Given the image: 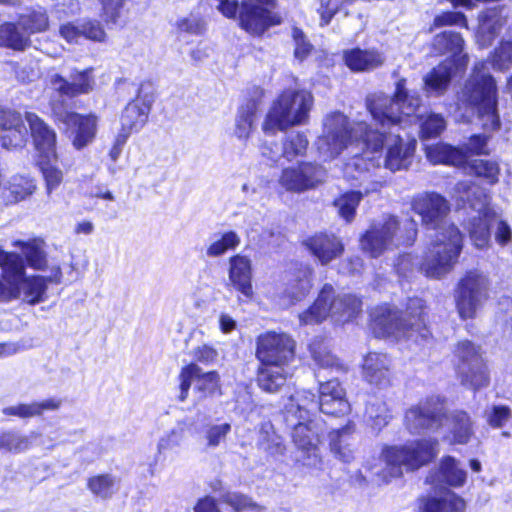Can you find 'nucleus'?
Returning <instances> with one entry per match:
<instances>
[{
	"label": "nucleus",
	"instance_id": "f257e3e1",
	"mask_svg": "<svg viewBox=\"0 0 512 512\" xmlns=\"http://www.w3.org/2000/svg\"><path fill=\"white\" fill-rule=\"evenodd\" d=\"M421 99L416 92L406 89L405 79L396 83L393 97L375 93L367 98L369 110L375 125L373 130L366 123L349 126L347 117L334 112L323 121V133L316 140V147L324 161L332 160L346 151L351 160L345 164V173L354 167L359 173L369 171L370 167H379L383 146H387L384 166L392 172L407 169L412 162L416 141L404 142L400 129L419 121L418 110Z\"/></svg>",
	"mask_w": 512,
	"mask_h": 512
},
{
	"label": "nucleus",
	"instance_id": "f03ea898",
	"mask_svg": "<svg viewBox=\"0 0 512 512\" xmlns=\"http://www.w3.org/2000/svg\"><path fill=\"white\" fill-rule=\"evenodd\" d=\"M411 205L413 211L421 216L422 223L436 231L420 269L427 277L440 279L457 263L463 249V235L457 226L446 222L450 206L440 194H418Z\"/></svg>",
	"mask_w": 512,
	"mask_h": 512
},
{
	"label": "nucleus",
	"instance_id": "7ed1b4c3",
	"mask_svg": "<svg viewBox=\"0 0 512 512\" xmlns=\"http://www.w3.org/2000/svg\"><path fill=\"white\" fill-rule=\"evenodd\" d=\"M425 309V301L418 297L408 300L405 313L392 305L377 306L371 312L373 332L377 337L412 340L425 346L431 342Z\"/></svg>",
	"mask_w": 512,
	"mask_h": 512
},
{
	"label": "nucleus",
	"instance_id": "20e7f679",
	"mask_svg": "<svg viewBox=\"0 0 512 512\" xmlns=\"http://www.w3.org/2000/svg\"><path fill=\"white\" fill-rule=\"evenodd\" d=\"M458 101L476 111L485 132L491 133L501 128L497 83L490 74L487 62L479 61L474 65L470 77L458 94Z\"/></svg>",
	"mask_w": 512,
	"mask_h": 512
},
{
	"label": "nucleus",
	"instance_id": "39448f33",
	"mask_svg": "<svg viewBox=\"0 0 512 512\" xmlns=\"http://www.w3.org/2000/svg\"><path fill=\"white\" fill-rule=\"evenodd\" d=\"M11 262L3 267V280L0 278V303L19 299L31 305L44 301L48 283H60L62 271L59 266L51 268L47 277L40 275H26L24 260L19 256H13Z\"/></svg>",
	"mask_w": 512,
	"mask_h": 512
},
{
	"label": "nucleus",
	"instance_id": "423d86ee",
	"mask_svg": "<svg viewBox=\"0 0 512 512\" xmlns=\"http://www.w3.org/2000/svg\"><path fill=\"white\" fill-rule=\"evenodd\" d=\"M438 442L422 439L399 446H385L379 458V464H369L373 475L388 482L390 478L399 477L403 469L412 471L429 463L437 455Z\"/></svg>",
	"mask_w": 512,
	"mask_h": 512
},
{
	"label": "nucleus",
	"instance_id": "0eeeda50",
	"mask_svg": "<svg viewBox=\"0 0 512 512\" xmlns=\"http://www.w3.org/2000/svg\"><path fill=\"white\" fill-rule=\"evenodd\" d=\"M463 46L462 36L454 31H444L434 37L433 52L437 55L448 53L451 57L424 76V90L428 95H442L448 89L452 77L466 68L468 56L462 54Z\"/></svg>",
	"mask_w": 512,
	"mask_h": 512
},
{
	"label": "nucleus",
	"instance_id": "6e6552de",
	"mask_svg": "<svg viewBox=\"0 0 512 512\" xmlns=\"http://www.w3.org/2000/svg\"><path fill=\"white\" fill-rule=\"evenodd\" d=\"M455 193L458 200L467 203L476 213L464 224L472 245L478 250L488 249L491 246L492 221L497 216V209L491 205L490 195L470 181L458 182Z\"/></svg>",
	"mask_w": 512,
	"mask_h": 512
},
{
	"label": "nucleus",
	"instance_id": "1a4fd4ad",
	"mask_svg": "<svg viewBox=\"0 0 512 512\" xmlns=\"http://www.w3.org/2000/svg\"><path fill=\"white\" fill-rule=\"evenodd\" d=\"M309 349L313 360L319 366V370L315 374L320 383L319 410L324 414L334 416L349 413L350 404L345 398V391L339 381L335 378L325 382L322 381L325 378V375L322 374V370L344 371V365L331 354L327 344L323 340L315 339L309 345Z\"/></svg>",
	"mask_w": 512,
	"mask_h": 512
},
{
	"label": "nucleus",
	"instance_id": "9d476101",
	"mask_svg": "<svg viewBox=\"0 0 512 512\" xmlns=\"http://www.w3.org/2000/svg\"><path fill=\"white\" fill-rule=\"evenodd\" d=\"M313 106V96L305 90L286 89L273 101L263 123V131L273 133L305 124Z\"/></svg>",
	"mask_w": 512,
	"mask_h": 512
},
{
	"label": "nucleus",
	"instance_id": "9b49d317",
	"mask_svg": "<svg viewBox=\"0 0 512 512\" xmlns=\"http://www.w3.org/2000/svg\"><path fill=\"white\" fill-rule=\"evenodd\" d=\"M417 236V224L408 219L401 226L394 216L373 223L360 239L362 250L371 257L399 245H412Z\"/></svg>",
	"mask_w": 512,
	"mask_h": 512
},
{
	"label": "nucleus",
	"instance_id": "f8f14e48",
	"mask_svg": "<svg viewBox=\"0 0 512 512\" xmlns=\"http://www.w3.org/2000/svg\"><path fill=\"white\" fill-rule=\"evenodd\" d=\"M361 310V300L354 295H335L334 288L325 284L314 304L299 315L303 325L318 324L330 316L337 323L353 319Z\"/></svg>",
	"mask_w": 512,
	"mask_h": 512
},
{
	"label": "nucleus",
	"instance_id": "ddd939ff",
	"mask_svg": "<svg viewBox=\"0 0 512 512\" xmlns=\"http://www.w3.org/2000/svg\"><path fill=\"white\" fill-rule=\"evenodd\" d=\"M216 8L227 18H235L239 10L240 27L252 35H261L281 18L272 9L275 0H216Z\"/></svg>",
	"mask_w": 512,
	"mask_h": 512
},
{
	"label": "nucleus",
	"instance_id": "4468645a",
	"mask_svg": "<svg viewBox=\"0 0 512 512\" xmlns=\"http://www.w3.org/2000/svg\"><path fill=\"white\" fill-rule=\"evenodd\" d=\"M45 93L51 110L69 108L68 100L87 95L96 85L93 68H72L67 78L51 72L46 77Z\"/></svg>",
	"mask_w": 512,
	"mask_h": 512
},
{
	"label": "nucleus",
	"instance_id": "2eb2a0df",
	"mask_svg": "<svg viewBox=\"0 0 512 512\" xmlns=\"http://www.w3.org/2000/svg\"><path fill=\"white\" fill-rule=\"evenodd\" d=\"M491 279L478 268L467 270L455 289V304L462 320L473 319L490 297Z\"/></svg>",
	"mask_w": 512,
	"mask_h": 512
},
{
	"label": "nucleus",
	"instance_id": "dca6fc26",
	"mask_svg": "<svg viewBox=\"0 0 512 512\" xmlns=\"http://www.w3.org/2000/svg\"><path fill=\"white\" fill-rule=\"evenodd\" d=\"M287 424L293 428L292 440L300 453L297 461L308 468H321L319 443L324 432L323 423L315 419H291Z\"/></svg>",
	"mask_w": 512,
	"mask_h": 512
},
{
	"label": "nucleus",
	"instance_id": "f3484780",
	"mask_svg": "<svg viewBox=\"0 0 512 512\" xmlns=\"http://www.w3.org/2000/svg\"><path fill=\"white\" fill-rule=\"evenodd\" d=\"M455 355L458 359L457 372L463 385L474 390L489 384V373L480 349L465 340L457 344Z\"/></svg>",
	"mask_w": 512,
	"mask_h": 512
},
{
	"label": "nucleus",
	"instance_id": "a211bd4d",
	"mask_svg": "<svg viewBox=\"0 0 512 512\" xmlns=\"http://www.w3.org/2000/svg\"><path fill=\"white\" fill-rule=\"evenodd\" d=\"M178 380V400L180 402L187 400L192 386L197 400H203L221 394L219 374L216 371L204 372L195 363L184 366L180 371Z\"/></svg>",
	"mask_w": 512,
	"mask_h": 512
},
{
	"label": "nucleus",
	"instance_id": "6ab92c4d",
	"mask_svg": "<svg viewBox=\"0 0 512 512\" xmlns=\"http://www.w3.org/2000/svg\"><path fill=\"white\" fill-rule=\"evenodd\" d=\"M444 404L439 396H432L410 407L404 417V424L411 434L436 431L442 425Z\"/></svg>",
	"mask_w": 512,
	"mask_h": 512
},
{
	"label": "nucleus",
	"instance_id": "aec40b11",
	"mask_svg": "<svg viewBox=\"0 0 512 512\" xmlns=\"http://www.w3.org/2000/svg\"><path fill=\"white\" fill-rule=\"evenodd\" d=\"M326 174L325 168L315 162H300L296 166L284 168L278 183L288 192L302 193L322 184Z\"/></svg>",
	"mask_w": 512,
	"mask_h": 512
},
{
	"label": "nucleus",
	"instance_id": "412c9836",
	"mask_svg": "<svg viewBox=\"0 0 512 512\" xmlns=\"http://www.w3.org/2000/svg\"><path fill=\"white\" fill-rule=\"evenodd\" d=\"M295 342L285 333L267 332L257 339L256 356L261 364L287 366L294 358Z\"/></svg>",
	"mask_w": 512,
	"mask_h": 512
},
{
	"label": "nucleus",
	"instance_id": "4be33fe9",
	"mask_svg": "<svg viewBox=\"0 0 512 512\" xmlns=\"http://www.w3.org/2000/svg\"><path fill=\"white\" fill-rule=\"evenodd\" d=\"M51 113L56 122L64 124L68 129H73L72 144L77 150L86 147L94 140L98 124L96 115H82L71 111L70 108H58L51 110Z\"/></svg>",
	"mask_w": 512,
	"mask_h": 512
},
{
	"label": "nucleus",
	"instance_id": "5701e85b",
	"mask_svg": "<svg viewBox=\"0 0 512 512\" xmlns=\"http://www.w3.org/2000/svg\"><path fill=\"white\" fill-rule=\"evenodd\" d=\"M149 84H141L136 99L129 102L120 117L121 128L119 133L130 137L132 133L140 131L148 120L154 97Z\"/></svg>",
	"mask_w": 512,
	"mask_h": 512
},
{
	"label": "nucleus",
	"instance_id": "b1692460",
	"mask_svg": "<svg viewBox=\"0 0 512 512\" xmlns=\"http://www.w3.org/2000/svg\"><path fill=\"white\" fill-rule=\"evenodd\" d=\"M37 159L56 157L57 134L43 119L33 112L25 113Z\"/></svg>",
	"mask_w": 512,
	"mask_h": 512
},
{
	"label": "nucleus",
	"instance_id": "393cba45",
	"mask_svg": "<svg viewBox=\"0 0 512 512\" xmlns=\"http://www.w3.org/2000/svg\"><path fill=\"white\" fill-rule=\"evenodd\" d=\"M0 129L2 130L1 143L6 149L22 147L27 138V130L19 112L0 108Z\"/></svg>",
	"mask_w": 512,
	"mask_h": 512
},
{
	"label": "nucleus",
	"instance_id": "a878e982",
	"mask_svg": "<svg viewBox=\"0 0 512 512\" xmlns=\"http://www.w3.org/2000/svg\"><path fill=\"white\" fill-rule=\"evenodd\" d=\"M440 428L444 430V438L457 444L468 443L474 433L471 417L463 410H454L449 413L443 410Z\"/></svg>",
	"mask_w": 512,
	"mask_h": 512
},
{
	"label": "nucleus",
	"instance_id": "bb28decb",
	"mask_svg": "<svg viewBox=\"0 0 512 512\" xmlns=\"http://www.w3.org/2000/svg\"><path fill=\"white\" fill-rule=\"evenodd\" d=\"M228 279L232 287L245 299L250 300L253 297L252 262L249 257L241 254L230 257Z\"/></svg>",
	"mask_w": 512,
	"mask_h": 512
},
{
	"label": "nucleus",
	"instance_id": "cd10ccee",
	"mask_svg": "<svg viewBox=\"0 0 512 512\" xmlns=\"http://www.w3.org/2000/svg\"><path fill=\"white\" fill-rule=\"evenodd\" d=\"M304 245L322 265L329 264L344 252L341 239L334 234H315L306 239Z\"/></svg>",
	"mask_w": 512,
	"mask_h": 512
},
{
	"label": "nucleus",
	"instance_id": "c85d7f7f",
	"mask_svg": "<svg viewBox=\"0 0 512 512\" xmlns=\"http://www.w3.org/2000/svg\"><path fill=\"white\" fill-rule=\"evenodd\" d=\"M392 361L385 353L370 352L362 364V375L365 381L377 387H386L391 379Z\"/></svg>",
	"mask_w": 512,
	"mask_h": 512
},
{
	"label": "nucleus",
	"instance_id": "c756f323",
	"mask_svg": "<svg viewBox=\"0 0 512 512\" xmlns=\"http://www.w3.org/2000/svg\"><path fill=\"white\" fill-rule=\"evenodd\" d=\"M355 425L348 422L342 428L332 430L328 434L329 447L332 454L344 463H350L355 458L356 438Z\"/></svg>",
	"mask_w": 512,
	"mask_h": 512
},
{
	"label": "nucleus",
	"instance_id": "7c9ffc66",
	"mask_svg": "<svg viewBox=\"0 0 512 512\" xmlns=\"http://www.w3.org/2000/svg\"><path fill=\"white\" fill-rule=\"evenodd\" d=\"M505 7L487 9L479 16L477 40L481 47L489 46L506 23Z\"/></svg>",
	"mask_w": 512,
	"mask_h": 512
},
{
	"label": "nucleus",
	"instance_id": "2f4dec72",
	"mask_svg": "<svg viewBox=\"0 0 512 512\" xmlns=\"http://www.w3.org/2000/svg\"><path fill=\"white\" fill-rule=\"evenodd\" d=\"M319 409V401H315V394L308 390H299L291 395L285 405V420H307L309 413Z\"/></svg>",
	"mask_w": 512,
	"mask_h": 512
},
{
	"label": "nucleus",
	"instance_id": "473e14b6",
	"mask_svg": "<svg viewBox=\"0 0 512 512\" xmlns=\"http://www.w3.org/2000/svg\"><path fill=\"white\" fill-rule=\"evenodd\" d=\"M466 477L467 473L460 467L459 462L451 456H446L441 460L435 478L430 476L428 480L432 483L437 480L449 486L460 487L464 485Z\"/></svg>",
	"mask_w": 512,
	"mask_h": 512
},
{
	"label": "nucleus",
	"instance_id": "72a5a7b5",
	"mask_svg": "<svg viewBox=\"0 0 512 512\" xmlns=\"http://www.w3.org/2000/svg\"><path fill=\"white\" fill-rule=\"evenodd\" d=\"M288 375L286 366L261 364L257 382L262 390L275 393L286 383Z\"/></svg>",
	"mask_w": 512,
	"mask_h": 512
},
{
	"label": "nucleus",
	"instance_id": "f704fd0d",
	"mask_svg": "<svg viewBox=\"0 0 512 512\" xmlns=\"http://www.w3.org/2000/svg\"><path fill=\"white\" fill-rule=\"evenodd\" d=\"M258 118V105L256 101L249 100L239 107L235 118L234 135L241 141H247L256 126Z\"/></svg>",
	"mask_w": 512,
	"mask_h": 512
},
{
	"label": "nucleus",
	"instance_id": "c9c22d12",
	"mask_svg": "<svg viewBox=\"0 0 512 512\" xmlns=\"http://www.w3.org/2000/svg\"><path fill=\"white\" fill-rule=\"evenodd\" d=\"M426 157L433 164H446L453 166H462L465 164V153L458 147L448 144L438 143L427 146Z\"/></svg>",
	"mask_w": 512,
	"mask_h": 512
},
{
	"label": "nucleus",
	"instance_id": "e433bc0d",
	"mask_svg": "<svg viewBox=\"0 0 512 512\" xmlns=\"http://www.w3.org/2000/svg\"><path fill=\"white\" fill-rule=\"evenodd\" d=\"M346 65L353 71H365L380 66L384 58L375 50H361L359 48L344 53Z\"/></svg>",
	"mask_w": 512,
	"mask_h": 512
},
{
	"label": "nucleus",
	"instance_id": "4c0bfd02",
	"mask_svg": "<svg viewBox=\"0 0 512 512\" xmlns=\"http://www.w3.org/2000/svg\"><path fill=\"white\" fill-rule=\"evenodd\" d=\"M13 246L20 248L22 252L20 257L25 260L24 265L38 271H45L48 268L42 242L35 239L27 242L16 240L13 242Z\"/></svg>",
	"mask_w": 512,
	"mask_h": 512
},
{
	"label": "nucleus",
	"instance_id": "58836bf2",
	"mask_svg": "<svg viewBox=\"0 0 512 512\" xmlns=\"http://www.w3.org/2000/svg\"><path fill=\"white\" fill-rule=\"evenodd\" d=\"M61 401L55 398L46 399L41 402L19 403L17 405L3 408L5 416H16L19 418H31L40 416L46 410H56L60 407Z\"/></svg>",
	"mask_w": 512,
	"mask_h": 512
},
{
	"label": "nucleus",
	"instance_id": "ea45409f",
	"mask_svg": "<svg viewBox=\"0 0 512 512\" xmlns=\"http://www.w3.org/2000/svg\"><path fill=\"white\" fill-rule=\"evenodd\" d=\"M33 180L24 176H14L1 190V198L6 204H14L31 195L35 190Z\"/></svg>",
	"mask_w": 512,
	"mask_h": 512
},
{
	"label": "nucleus",
	"instance_id": "a19ab883",
	"mask_svg": "<svg viewBox=\"0 0 512 512\" xmlns=\"http://www.w3.org/2000/svg\"><path fill=\"white\" fill-rule=\"evenodd\" d=\"M465 501L452 491L426 499L422 512H464Z\"/></svg>",
	"mask_w": 512,
	"mask_h": 512
},
{
	"label": "nucleus",
	"instance_id": "79ce46f5",
	"mask_svg": "<svg viewBox=\"0 0 512 512\" xmlns=\"http://www.w3.org/2000/svg\"><path fill=\"white\" fill-rule=\"evenodd\" d=\"M40 434L31 432L29 435H21L8 431L0 433V449L13 453L24 452L38 444Z\"/></svg>",
	"mask_w": 512,
	"mask_h": 512
},
{
	"label": "nucleus",
	"instance_id": "37998d69",
	"mask_svg": "<svg viewBox=\"0 0 512 512\" xmlns=\"http://www.w3.org/2000/svg\"><path fill=\"white\" fill-rule=\"evenodd\" d=\"M241 243V238L235 231L214 234L206 248L208 257H219L230 250H235Z\"/></svg>",
	"mask_w": 512,
	"mask_h": 512
},
{
	"label": "nucleus",
	"instance_id": "c03bdc74",
	"mask_svg": "<svg viewBox=\"0 0 512 512\" xmlns=\"http://www.w3.org/2000/svg\"><path fill=\"white\" fill-rule=\"evenodd\" d=\"M186 423L184 421H178L177 424L169 431L165 432L158 440L157 443V455L156 461L161 456H165L167 452L174 451L180 447L186 430Z\"/></svg>",
	"mask_w": 512,
	"mask_h": 512
},
{
	"label": "nucleus",
	"instance_id": "a18cd8bd",
	"mask_svg": "<svg viewBox=\"0 0 512 512\" xmlns=\"http://www.w3.org/2000/svg\"><path fill=\"white\" fill-rule=\"evenodd\" d=\"M29 44V37L11 22L0 25V46L13 50H24Z\"/></svg>",
	"mask_w": 512,
	"mask_h": 512
},
{
	"label": "nucleus",
	"instance_id": "49530a36",
	"mask_svg": "<svg viewBox=\"0 0 512 512\" xmlns=\"http://www.w3.org/2000/svg\"><path fill=\"white\" fill-rule=\"evenodd\" d=\"M311 288V271L305 269L296 279L291 280L284 291V297L287 299L285 305L294 304L302 300Z\"/></svg>",
	"mask_w": 512,
	"mask_h": 512
},
{
	"label": "nucleus",
	"instance_id": "de8ad7c7",
	"mask_svg": "<svg viewBox=\"0 0 512 512\" xmlns=\"http://www.w3.org/2000/svg\"><path fill=\"white\" fill-rule=\"evenodd\" d=\"M488 68L495 71L505 72L512 67V40H502L499 45L490 53L487 60Z\"/></svg>",
	"mask_w": 512,
	"mask_h": 512
},
{
	"label": "nucleus",
	"instance_id": "09e8293b",
	"mask_svg": "<svg viewBox=\"0 0 512 512\" xmlns=\"http://www.w3.org/2000/svg\"><path fill=\"white\" fill-rule=\"evenodd\" d=\"M57 161V155L56 157H43L37 159V165L42 172L48 194H51L53 190L58 188L63 180V172L57 167Z\"/></svg>",
	"mask_w": 512,
	"mask_h": 512
},
{
	"label": "nucleus",
	"instance_id": "8fccbe9b",
	"mask_svg": "<svg viewBox=\"0 0 512 512\" xmlns=\"http://www.w3.org/2000/svg\"><path fill=\"white\" fill-rule=\"evenodd\" d=\"M308 139L302 132H291L286 135L282 145V157L292 162L304 156L308 148Z\"/></svg>",
	"mask_w": 512,
	"mask_h": 512
},
{
	"label": "nucleus",
	"instance_id": "3c124183",
	"mask_svg": "<svg viewBox=\"0 0 512 512\" xmlns=\"http://www.w3.org/2000/svg\"><path fill=\"white\" fill-rule=\"evenodd\" d=\"M364 194L360 191H349L338 198H336L333 202L336 207L338 214L341 218H343L347 223L353 221L356 209L359 206Z\"/></svg>",
	"mask_w": 512,
	"mask_h": 512
},
{
	"label": "nucleus",
	"instance_id": "603ef678",
	"mask_svg": "<svg viewBox=\"0 0 512 512\" xmlns=\"http://www.w3.org/2000/svg\"><path fill=\"white\" fill-rule=\"evenodd\" d=\"M366 416L371 427L378 431L384 428L392 419V414L387 404L379 400L367 404Z\"/></svg>",
	"mask_w": 512,
	"mask_h": 512
},
{
	"label": "nucleus",
	"instance_id": "864d4df0",
	"mask_svg": "<svg viewBox=\"0 0 512 512\" xmlns=\"http://www.w3.org/2000/svg\"><path fill=\"white\" fill-rule=\"evenodd\" d=\"M88 488L93 495L101 499L111 498L118 489L116 478L109 474L91 477L88 480Z\"/></svg>",
	"mask_w": 512,
	"mask_h": 512
},
{
	"label": "nucleus",
	"instance_id": "5fc2aeb1",
	"mask_svg": "<svg viewBox=\"0 0 512 512\" xmlns=\"http://www.w3.org/2000/svg\"><path fill=\"white\" fill-rule=\"evenodd\" d=\"M470 169L475 176L483 178L490 185L499 181L500 167L496 161L475 160L470 165Z\"/></svg>",
	"mask_w": 512,
	"mask_h": 512
},
{
	"label": "nucleus",
	"instance_id": "6e6d98bb",
	"mask_svg": "<svg viewBox=\"0 0 512 512\" xmlns=\"http://www.w3.org/2000/svg\"><path fill=\"white\" fill-rule=\"evenodd\" d=\"M219 501L229 505L234 512H244L248 510H258L259 506L252 501L248 496L233 492L227 491L222 493L219 496Z\"/></svg>",
	"mask_w": 512,
	"mask_h": 512
},
{
	"label": "nucleus",
	"instance_id": "4d7b16f0",
	"mask_svg": "<svg viewBox=\"0 0 512 512\" xmlns=\"http://www.w3.org/2000/svg\"><path fill=\"white\" fill-rule=\"evenodd\" d=\"M272 426L265 424L261 428L260 446L271 455H283L285 445L282 438L272 431Z\"/></svg>",
	"mask_w": 512,
	"mask_h": 512
},
{
	"label": "nucleus",
	"instance_id": "13d9d810",
	"mask_svg": "<svg viewBox=\"0 0 512 512\" xmlns=\"http://www.w3.org/2000/svg\"><path fill=\"white\" fill-rule=\"evenodd\" d=\"M446 128V121L440 114L430 113L420 122V135L423 139L438 137Z\"/></svg>",
	"mask_w": 512,
	"mask_h": 512
},
{
	"label": "nucleus",
	"instance_id": "bf43d9fd",
	"mask_svg": "<svg viewBox=\"0 0 512 512\" xmlns=\"http://www.w3.org/2000/svg\"><path fill=\"white\" fill-rule=\"evenodd\" d=\"M231 430L232 426L227 422L207 426L204 435L207 447H219L231 433Z\"/></svg>",
	"mask_w": 512,
	"mask_h": 512
},
{
	"label": "nucleus",
	"instance_id": "052dcab7",
	"mask_svg": "<svg viewBox=\"0 0 512 512\" xmlns=\"http://www.w3.org/2000/svg\"><path fill=\"white\" fill-rule=\"evenodd\" d=\"M487 423L493 428L503 427L512 417V410L506 405H492L484 411Z\"/></svg>",
	"mask_w": 512,
	"mask_h": 512
},
{
	"label": "nucleus",
	"instance_id": "680f3d73",
	"mask_svg": "<svg viewBox=\"0 0 512 512\" xmlns=\"http://www.w3.org/2000/svg\"><path fill=\"white\" fill-rule=\"evenodd\" d=\"M101 4L100 17L108 27L117 25L122 15L124 0H99Z\"/></svg>",
	"mask_w": 512,
	"mask_h": 512
},
{
	"label": "nucleus",
	"instance_id": "e2e57ef3",
	"mask_svg": "<svg viewBox=\"0 0 512 512\" xmlns=\"http://www.w3.org/2000/svg\"><path fill=\"white\" fill-rule=\"evenodd\" d=\"M494 226V239L495 242L501 246L506 247L512 242V227L502 217V211L497 209V216L492 221V227Z\"/></svg>",
	"mask_w": 512,
	"mask_h": 512
},
{
	"label": "nucleus",
	"instance_id": "0e129e2a",
	"mask_svg": "<svg viewBox=\"0 0 512 512\" xmlns=\"http://www.w3.org/2000/svg\"><path fill=\"white\" fill-rule=\"evenodd\" d=\"M489 136L485 134H474L464 142L458 149L463 150L465 153V162L470 155L488 154L487 144Z\"/></svg>",
	"mask_w": 512,
	"mask_h": 512
},
{
	"label": "nucleus",
	"instance_id": "69168bd1",
	"mask_svg": "<svg viewBox=\"0 0 512 512\" xmlns=\"http://www.w3.org/2000/svg\"><path fill=\"white\" fill-rule=\"evenodd\" d=\"M20 23L30 34L45 31L48 28V16L44 11H33L22 16Z\"/></svg>",
	"mask_w": 512,
	"mask_h": 512
},
{
	"label": "nucleus",
	"instance_id": "338daca9",
	"mask_svg": "<svg viewBox=\"0 0 512 512\" xmlns=\"http://www.w3.org/2000/svg\"><path fill=\"white\" fill-rule=\"evenodd\" d=\"M84 39L94 42H104L106 32L101 23L95 19L80 20Z\"/></svg>",
	"mask_w": 512,
	"mask_h": 512
},
{
	"label": "nucleus",
	"instance_id": "774afa93",
	"mask_svg": "<svg viewBox=\"0 0 512 512\" xmlns=\"http://www.w3.org/2000/svg\"><path fill=\"white\" fill-rule=\"evenodd\" d=\"M59 33L63 39L71 44H79L84 39L80 20L62 24Z\"/></svg>",
	"mask_w": 512,
	"mask_h": 512
}]
</instances>
